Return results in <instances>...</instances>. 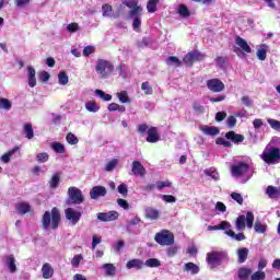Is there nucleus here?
Here are the masks:
<instances>
[{
  "mask_svg": "<svg viewBox=\"0 0 280 280\" xmlns=\"http://www.w3.org/2000/svg\"><path fill=\"white\" fill-rule=\"evenodd\" d=\"M201 131L209 137H217V135H220V129H218V127L203 126L201 127Z\"/></svg>",
  "mask_w": 280,
  "mask_h": 280,
  "instance_id": "26",
  "label": "nucleus"
},
{
  "mask_svg": "<svg viewBox=\"0 0 280 280\" xmlns=\"http://www.w3.org/2000/svg\"><path fill=\"white\" fill-rule=\"evenodd\" d=\"M182 63L183 62L180 61V59H178V57L172 56L166 59V65L168 67H180Z\"/></svg>",
  "mask_w": 280,
  "mask_h": 280,
  "instance_id": "45",
  "label": "nucleus"
},
{
  "mask_svg": "<svg viewBox=\"0 0 280 280\" xmlns=\"http://www.w3.org/2000/svg\"><path fill=\"white\" fill-rule=\"evenodd\" d=\"M16 210L22 215H25V213H30V211H32V206L27 202H20L16 205Z\"/></svg>",
  "mask_w": 280,
  "mask_h": 280,
  "instance_id": "28",
  "label": "nucleus"
},
{
  "mask_svg": "<svg viewBox=\"0 0 280 280\" xmlns=\"http://www.w3.org/2000/svg\"><path fill=\"white\" fill-rule=\"evenodd\" d=\"M49 161V154L47 152H42L36 155L37 163H47Z\"/></svg>",
  "mask_w": 280,
  "mask_h": 280,
  "instance_id": "53",
  "label": "nucleus"
},
{
  "mask_svg": "<svg viewBox=\"0 0 280 280\" xmlns=\"http://www.w3.org/2000/svg\"><path fill=\"white\" fill-rule=\"evenodd\" d=\"M107 190L104 186H94L90 191V198L92 200H97V198H102L106 196Z\"/></svg>",
  "mask_w": 280,
  "mask_h": 280,
  "instance_id": "14",
  "label": "nucleus"
},
{
  "mask_svg": "<svg viewBox=\"0 0 280 280\" xmlns=\"http://www.w3.org/2000/svg\"><path fill=\"white\" fill-rule=\"evenodd\" d=\"M124 3L130 9L129 19H135V16L143 12V9L139 7V0H125Z\"/></svg>",
  "mask_w": 280,
  "mask_h": 280,
  "instance_id": "10",
  "label": "nucleus"
},
{
  "mask_svg": "<svg viewBox=\"0 0 280 280\" xmlns=\"http://www.w3.org/2000/svg\"><path fill=\"white\" fill-rule=\"evenodd\" d=\"M144 266H147L148 268H159L161 266V260L156 258H150L145 260Z\"/></svg>",
  "mask_w": 280,
  "mask_h": 280,
  "instance_id": "48",
  "label": "nucleus"
},
{
  "mask_svg": "<svg viewBox=\"0 0 280 280\" xmlns=\"http://www.w3.org/2000/svg\"><path fill=\"white\" fill-rule=\"evenodd\" d=\"M250 280H266V272L256 271L250 276Z\"/></svg>",
  "mask_w": 280,
  "mask_h": 280,
  "instance_id": "59",
  "label": "nucleus"
},
{
  "mask_svg": "<svg viewBox=\"0 0 280 280\" xmlns=\"http://www.w3.org/2000/svg\"><path fill=\"white\" fill-rule=\"evenodd\" d=\"M30 3H32V0H14V5L19 9L27 8Z\"/></svg>",
  "mask_w": 280,
  "mask_h": 280,
  "instance_id": "58",
  "label": "nucleus"
},
{
  "mask_svg": "<svg viewBox=\"0 0 280 280\" xmlns=\"http://www.w3.org/2000/svg\"><path fill=\"white\" fill-rule=\"evenodd\" d=\"M116 95H117L120 104H130V96H128L127 91L118 92Z\"/></svg>",
  "mask_w": 280,
  "mask_h": 280,
  "instance_id": "39",
  "label": "nucleus"
},
{
  "mask_svg": "<svg viewBox=\"0 0 280 280\" xmlns=\"http://www.w3.org/2000/svg\"><path fill=\"white\" fill-rule=\"evenodd\" d=\"M107 109L110 113H115L116 110H118V113H126V107L124 105H119L117 103L109 104Z\"/></svg>",
  "mask_w": 280,
  "mask_h": 280,
  "instance_id": "40",
  "label": "nucleus"
},
{
  "mask_svg": "<svg viewBox=\"0 0 280 280\" xmlns=\"http://www.w3.org/2000/svg\"><path fill=\"white\" fill-rule=\"evenodd\" d=\"M206 176H210L212 180H220V173L215 168H207L205 170Z\"/></svg>",
  "mask_w": 280,
  "mask_h": 280,
  "instance_id": "41",
  "label": "nucleus"
},
{
  "mask_svg": "<svg viewBox=\"0 0 280 280\" xmlns=\"http://www.w3.org/2000/svg\"><path fill=\"white\" fill-rule=\"evenodd\" d=\"M96 218L98 222H115V220H118L119 218V212L115 210L108 212H98Z\"/></svg>",
  "mask_w": 280,
  "mask_h": 280,
  "instance_id": "11",
  "label": "nucleus"
},
{
  "mask_svg": "<svg viewBox=\"0 0 280 280\" xmlns=\"http://www.w3.org/2000/svg\"><path fill=\"white\" fill-rule=\"evenodd\" d=\"M266 194L269 196V198H279L280 186L279 187L268 186Z\"/></svg>",
  "mask_w": 280,
  "mask_h": 280,
  "instance_id": "36",
  "label": "nucleus"
},
{
  "mask_svg": "<svg viewBox=\"0 0 280 280\" xmlns=\"http://www.w3.org/2000/svg\"><path fill=\"white\" fill-rule=\"evenodd\" d=\"M267 122L272 128V130H277L278 132H280V121L279 120L273 119V118H268Z\"/></svg>",
  "mask_w": 280,
  "mask_h": 280,
  "instance_id": "51",
  "label": "nucleus"
},
{
  "mask_svg": "<svg viewBox=\"0 0 280 280\" xmlns=\"http://www.w3.org/2000/svg\"><path fill=\"white\" fill-rule=\"evenodd\" d=\"M119 163V160L113 159L105 165V172H113L115 167H117V164Z\"/></svg>",
  "mask_w": 280,
  "mask_h": 280,
  "instance_id": "54",
  "label": "nucleus"
},
{
  "mask_svg": "<svg viewBox=\"0 0 280 280\" xmlns=\"http://www.w3.org/2000/svg\"><path fill=\"white\" fill-rule=\"evenodd\" d=\"M252 273H253V270L248 268H240L237 271V277L240 280H248Z\"/></svg>",
  "mask_w": 280,
  "mask_h": 280,
  "instance_id": "29",
  "label": "nucleus"
},
{
  "mask_svg": "<svg viewBox=\"0 0 280 280\" xmlns=\"http://www.w3.org/2000/svg\"><path fill=\"white\" fill-rule=\"evenodd\" d=\"M155 242L161 246H172L174 244V234L170 230H163L155 234Z\"/></svg>",
  "mask_w": 280,
  "mask_h": 280,
  "instance_id": "8",
  "label": "nucleus"
},
{
  "mask_svg": "<svg viewBox=\"0 0 280 280\" xmlns=\"http://www.w3.org/2000/svg\"><path fill=\"white\" fill-rule=\"evenodd\" d=\"M60 224V211L58 208H52L51 212L46 211L42 219V225L44 231H48V229L56 230Z\"/></svg>",
  "mask_w": 280,
  "mask_h": 280,
  "instance_id": "1",
  "label": "nucleus"
},
{
  "mask_svg": "<svg viewBox=\"0 0 280 280\" xmlns=\"http://www.w3.org/2000/svg\"><path fill=\"white\" fill-rule=\"evenodd\" d=\"M102 269L105 270L106 277H115L117 268L113 264H104Z\"/></svg>",
  "mask_w": 280,
  "mask_h": 280,
  "instance_id": "32",
  "label": "nucleus"
},
{
  "mask_svg": "<svg viewBox=\"0 0 280 280\" xmlns=\"http://www.w3.org/2000/svg\"><path fill=\"white\" fill-rule=\"evenodd\" d=\"M49 185L51 189H56L58 185H60V173H56L52 175Z\"/></svg>",
  "mask_w": 280,
  "mask_h": 280,
  "instance_id": "46",
  "label": "nucleus"
},
{
  "mask_svg": "<svg viewBox=\"0 0 280 280\" xmlns=\"http://www.w3.org/2000/svg\"><path fill=\"white\" fill-rule=\"evenodd\" d=\"M24 135L26 139H34V128L32 124L27 122L24 125Z\"/></svg>",
  "mask_w": 280,
  "mask_h": 280,
  "instance_id": "43",
  "label": "nucleus"
},
{
  "mask_svg": "<svg viewBox=\"0 0 280 280\" xmlns=\"http://www.w3.org/2000/svg\"><path fill=\"white\" fill-rule=\"evenodd\" d=\"M0 110H12V101L0 97Z\"/></svg>",
  "mask_w": 280,
  "mask_h": 280,
  "instance_id": "37",
  "label": "nucleus"
},
{
  "mask_svg": "<svg viewBox=\"0 0 280 280\" xmlns=\"http://www.w3.org/2000/svg\"><path fill=\"white\" fill-rule=\"evenodd\" d=\"M144 213L145 218H148L149 220H159V218L161 217V211L152 207H148L144 210Z\"/></svg>",
  "mask_w": 280,
  "mask_h": 280,
  "instance_id": "21",
  "label": "nucleus"
},
{
  "mask_svg": "<svg viewBox=\"0 0 280 280\" xmlns=\"http://www.w3.org/2000/svg\"><path fill=\"white\" fill-rule=\"evenodd\" d=\"M255 222V214L253 212H247L246 217L245 215H240L236 219V229L237 231H244L246 229H253V223Z\"/></svg>",
  "mask_w": 280,
  "mask_h": 280,
  "instance_id": "6",
  "label": "nucleus"
},
{
  "mask_svg": "<svg viewBox=\"0 0 280 280\" xmlns=\"http://www.w3.org/2000/svg\"><path fill=\"white\" fill-rule=\"evenodd\" d=\"M207 264L211 270L229 261V254L224 250H213L207 254Z\"/></svg>",
  "mask_w": 280,
  "mask_h": 280,
  "instance_id": "3",
  "label": "nucleus"
},
{
  "mask_svg": "<svg viewBox=\"0 0 280 280\" xmlns=\"http://www.w3.org/2000/svg\"><path fill=\"white\" fill-rule=\"evenodd\" d=\"M155 187L156 189L161 190V189H165V187H172V183L170 180L166 182H156L155 183Z\"/></svg>",
  "mask_w": 280,
  "mask_h": 280,
  "instance_id": "61",
  "label": "nucleus"
},
{
  "mask_svg": "<svg viewBox=\"0 0 280 280\" xmlns=\"http://www.w3.org/2000/svg\"><path fill=\"white\" fill-rule=\"evenodd\" d=\"M238 264H244L248 259V248L242 247L237 249Z\"/></svg>",
  "mask_w": 280,
  "mask_h": 280,
  "instance_id": "27",
  "label": "nucleus"
},
{
  "mask_svg": "<svg viewBox=\"0 0 280 280\" xmlns=\"http://www.w3.org/2000/svg\"><path fill=\"white\" fill-rule=\"evenodd\" d=\"M118 192H120L121 196H124V197L128 196V185H126V184H120V185L118 186Z\"/></svg>",
  "mask_w": 280,
  "mask_h": 280,
  "instance_id": "64",
  "label": "nucleus"
},
{
  "mask_svg": "<svg viewBox=\"0 0 280 280\" xmlns=\"http://www.w3.org/2000/svg\"><path fill=\"white\" fill-rule=\"evenodd\" d=\"M91 54H95V46H86L83 48V56L89 57Z\"/></svg>",
  "mask_w": 280,
  "mask_h": 280,
  "instance_id": "62",
  "label": "nucleus"
},
{
  "mask_svg": "<svg viewBox=\"0 0 280 280\" xmlns=\"http://www.w3.org/2000/svg\"><path fill=\"white\" fill-rule=\"evenodd\" d=\"M51 148H52L54 152H56L57 154H65V152H66L65 144H62L60 142H54L51 144Z\"/></svg>",
  "mask_w": 280,
  "mask_h": 280,
  "instance_id": "49",
  "label": "nucleus"
},
{
  "mask_svg": "<svg viewBox=\"0 0 280 280\" xmlns=\"http://www.w3.org/2000/svg\"><path fill=\"white\" fill-rule=\"evenodd\" d=\"M207 86L212 93H222V91L225 89L224 82H222L220 79L208 80Z\"/></svg>",
  "mask_w": 280,
  "mask_h": 280,
  "instance_id": "12",
  "label": "nucleus"
},
{
  "mask_svg": "<svg viewBox=\"0 0 280 280\" xmlns=\"http://www.w3.org/2000/svg\"><path fill=\"white\" fill-rule=\"evenodd\" d=\"M261 159L267 165H277V163H280V149L268 144L261 154Z\"/></svg>",
  "mask_w": 280,
  "mask_h": 280,
  "instance_id": "5",
  "label": "nucleus"
},
{
  "mask_svg": "<svg viewBox=\"0 0 280 280\" xmlns=\"http://www.w3.org/2000/svg\"><path fill=\"white\" fill-rule=\"evenodd\" d=\"M58 83L61 86H67V84H69V75H67V72L61 71L58 74Z\"/></svg>",
  "mask_w": 280,
  "mask_h": 280,
  "instance_id": "42",
  "label": "nucleus"
},
{
  "mask_svg": "<svg viewBox=\"0 0 280 280\" xmlns=\"http://www.w3.org/2000/svg\"><path fill=\"white\" fill-rule=\"evenodd\" d=\"M267 229V225L261 223V221H256L254 224V230L256 233H265Z\"/></svg>",
  "mask_w": 280,
  "mask_h": 280,
  "instance_id": "52",
  "label": "nucleus"
},
{
  "mask_svg": "<svg viewBox=\"0 0 280 280\" xmlns=\"http://www.w3.org/2000/svg\"><path fill=\"white\" fill-rule=\"evenodd\" d=\"M126 246L124 241H118L116 244L113 245L115 253H121V249Z\"/></svg>",
  "mask_w": 280,
  "mask_h": 280,
  "instance_id": "63",
  "label": "nucleus"
},
{
  "mask_svg": "<svg viewBox=\"0 0 280 280\" xmlns=\"http://www.w3.org/2000/svg\"><path fill=\"white\" fill-rule=\"evenodd\" d=\"M96 97H100V100H103V102H110L113 100V95L107 94L106 92L102 90H95Z\"/></svg>",
  "mask_w": 280,
  "mask_h": 280,
  "instance_id": "38",
  "label": "nucleus"
},
{
  "mask_svg": "<svg viewBox=\"0 0 280 280\" xmlns=\"http://www.w3.org/2000/svg\"><path fill=\"white\" fill-rule=\"evenodd\" d=\"M196 60H202V56H201L200 52H198V51L188 52V54L184 57V62H185V65H187L188 67H191V66L194 65V62H196Z\"/></svg>",
  "mask_w": 280,
  "mask_h": 280,
  "instance_id": "15",
  "label": "nucleus"
},
{
  "mask_svg": "<svg viewBox=\"0 0 280 280\" xmlns=\"http://www.w3.org/2000/svg\"><path fill=\"white\" fill-rule=\"evenodd\" d=\"M235 44H236L237 47H240V49H242L245 54H250V51H253V49H250V46L248 45V43L245 42V39L242 38V37H236Z\"/></svg>",
  "mask_w": 280,
  "mask_h": 280,
  "instance_id": "23",
  "label": "nucleus"
},
{
  "mask_svg": "<svg viewBox=\"0 0 280 280\" xmlns=\"http://www.w3.org/2000/svg\"><path fill=\"white\" fill-rule=\"evenodd\" d=\"M102 12H103V16H113V5L103 4Z\"/></svg>",
  "mask_w": 280,
  "mask_h": 280,
  "instance_id": "56",
  "label": "nucleus"
},
{
  "mask_svg": "<svg viewBox=\"0 0 280 280\" xmlns=\"http://www.w3.org/2000/svg\"><path fill=\"white\" fill-rule=\"evenodd\" d=\"M232 176L235 178H243L242 183H248L253 178V172L247 163L238 162L231 167Z\"/></svg>",
  "mask_w": 280,
  "mask_h": 280,
  "instance_id": "2",
  "label": "nucleus"
},
{
  "mask_svg": "<svg viewBox=\"0 0 280 280\" xmlns=\"http://www.w3.org/2000/svg\"><path fill=\"white\" fill-rule=\"evenodd\" d=\"M152 45V39L150 37H144L140 42H138V47L140 49H144V47H150Z\"/></svg>",
  "mask_w": 280,
  "mask_h": 280,
  "instance_id": "55",
  "label": "nucleus"
},
{
  "mask_svg": "<svg viewBox=\"0 0 280 280\" xmlns=\"http://www.w3.org/2000/svg\"><path fill=\"white\" fill-rule=\"evenodd\" d=\"M159 1L160 0H149L147 3L148 12H150L151 14H154V12H156V5H159Z\"/></svg>",
  "mask_w": 280,
  "mask_h": 280,
  "instance_id": "50",
  "label": "nucleus"
},
{
  "mask_svg": "<svg viewBox=\"0 0 280 280\" xmlns=\"http://www.w3.org/2000/svg\"><path fill=\"white\" fill-rule=\"evenodd\" d=\"M66 141H67V143H69V145H78L80 140L78 139L77 135H73V133L69 132L66 136Z\"/></svg>",
  "mask_w": 280,
  "mask_h": 280,
  "instance_id": "47",
  "label": "nucleus"
},
{
  "mask_svg": "<svg viewBox=\"0 0 280 280\" xmlns=\"http://www.w3.org/2000/svg\"><path fill=\"white\" fill-rule=\"evenodd\" d=\"M141 90L144 92V95H152L153 93L152 86L148 81L141 84Z\"/></svg>",
  "mask_w": 280,
  "mask_h": 280,
  "instance_id": "57",
  "label": "nucleus"
},
{
  "mask_svg": "<svg viewBox=\"0 0 280 280\" xmlns=\"http://www.w3.org/2000/svg\"><path fill=\"white\" fill-rule=\"evenodd\" d=\"M229 237H232V240H236V242H244L246 240V236H244V233L235 234L233 230L230 228L228 232L225 233Z\"/></svg>",
  "mask_w": 280,
  "mask_h": 280,
  "instance_id": "34",
  "label": "nucleus"
},
{
  "mask_svg": "<svg viewBox=\"0 0 280 280\" xmlns=\"http://www.w3.org/2000/svg\"><path fill=\"white\" fill-rule=\"evenodd\" d=\"M95 71L101 80H106L113 75L115 66H113V62L106 59L98 58L95 63Z\"/></svg>",
  "mask_w": 280,
  "mask_h": 280,
  "instance_id": "4",
  "label": "nucleus"
},
{
  "mask_svg": "<svg viewBox=\"0 0 280 280\" xmlns=\"http://www.w3.org/2000/svg\"><path fill=\"white\" fill-rule=\"evenodd\" d=\"M85 110H88V113H100V104L94 101H89L85 103Z\"/></svg>",
  "mask_w": 280,
  "mask_h": 280,
  "instance_id": "31",
  "label": "nucleus"
},
{
  "mask_svg": "<svg viewBox=\"0 0 280 280\" xmlns=\"http://www.w3.org/2000/svg\"><path fill=\"white\" fill-rule=\"evenodd\" d=\"M133 176H140V178H143L147 174L145 167L141 162L139 161H133L131 164V173Z\"/></svg>",
  "mask_w": 280,
  "mask_h": 280,
  "instance_id": "13",
  "label": "nucleus"
},
{
  "mask_svg": "<svg viewBox=\"0 0 280 280\" xmlns=\"http://www.w3.org/2000/svg\"><path fill=\"white\" fill-rule=\"evenodd\" d=\"M126 266L128 270H132V268H137V270H141L144 266V262L143 260L136 258V259L129 260Z\"/></svg>",
  "mask_w": 280,
  "mask_h": 280,
  "instance_id": "24",
  "label": "nucleus"
},
{
  "mask_svg": "<svg viewBox=\"0 0 280 280\" xmlns=\"http://www.w3.org/2000/svg\"><path fill=\"white\" fill-rule=\"evenodd\" d=\"M177 12H178L179 16H182V19H189V16H191V12L185 4H179Z\"/></svg>",
  "mask_w": 280,
  "mask_h": 280,
  "instance_id": "33",
  "label": "nucleus"
},
{
  "mask_svg": "<svg viewBox=\"0 0 280 280\" xmlns=\"http://www.w3.org/2000/svg\"><path fill=\"white\" fill-rule=\"evenodd\" d=\"M226 139L233 141V143H242L244 141V136L235 133L234 131H229L225 135Z\"/></svg>",
  "mask_w": 280,
  "mask_h": 280,
  "instance_id": "25",
  "label": "nucleus"
},
{
  "mask_svg": "<svg viewBox=\"0 0 280 280\" xmlns=\"http://www.w3.org/2000/svg\"><path fill=\"white\" fill-rule=\"evenodd\" d=\"M184 270L185 272H191V275H198V272H200V268L194 262L185 264Z\"/></svg>",
  "mask_w": 280,
  "mask_h": 280,
  "instance_id": "35",
  "label": "nucleus"
},
{
  "mask_svg": "<svg viewBox=\"0 0 280 280\" xmlns=\"http://www.w3.org/2000/svg\"><path fill=\"white\" fill-rule=\"evenodd\" d=\"M65 215H66V220H69L72 226H75V224H78V222H80V220L82 219V212L73 208L66 209Z\"/></svg>",
  "mask_w": 280,
  "mask_h": 280,
  "instance_id": "9",
  "label": "nucleus"
},
{
  "mask_svg": "<svg viewBox=\"0 0 280 280\" xmlns=\"http://www.w3.org/2000/svg\"><path fill=\"white\" fill-rule=\"evenodd\" d=\"M229 229H232L231 223L229 221H221L220 224L218 225L208 226V231H224L225 234L229 231Z\"/></svg>",
  "mask_w": 280,
  "mask_h": 280,
  "instance_id": "17",
  "label": "nucleus"
},
{
  "mask_svg": "<svg viewBox=\"0 0 280 280\" xmlns=\"http://www.w3.org/2000/svg\"><path fill=\"white\" fill-rule=\"evenodd\" d=\"M68 205H82L84 202V195L78 187L68 188Z\"/></svg>",
  "mask_w": 280,
  "mask_h": 280,
  "instance_id": "7",
  "label": "nucleus"
},
{
  "mask_svg": "<svg viewBox=\"0 0 280 280\" xmlns=\"http://www.w3.org/2000/svg\"><path fill=\"white\" fill-rule=\"evenodd\" d=\"M160 139H161V137L159 136V131H156V128L155 127H151L148 130L147 141L149 143H156V142L160 141Z\"/></svg>",
  "mask_w": 280,
  "mask_h": 280,
  "instance_id": "19",
  "label": "nucleus"
},
{
  "mask_svg": "<svg viewBox=\"0 0 280 280\" xmlns=\"http://www.w3.org/2000/svg\"><path fill=\"white\" fill-rule=\"evenodd\" d=\"M42 277L43 279H51L54 277V267L49 262H45L42 266Z\"/></svg>",
  "mask_w": 280,
  "mask_h": 280,
  "instance_id": "18",
  "label": "nucleus"
},
{
  "mask_svg": "<svg viewBox=\"0 0 280 280\" xmlns=\"http://www.w3.org/2000/svg\"><path fill=\"white\" fill-rule=\"evenodd\" d=\"M5 265L8 270L14 275V272H16V258H14L13 255H9L5 258Z\"/></svg>",
  "mask_w": 280,
  "mask_h": 280,
  "instance_id": "22",
  "label": "nucleus"
},
{
  "mask_svg": "<svg viewBox=\"0 0 280 280\" xmlns=\"http://www.w3.org/2000/svg\"><path fill=\"white\" fill-rule=\"evenodd\" d=\"M20 148L19 147H14L13 149L9 150L7 153H4L1 158L0 161L2 163H9L10 160L14 159V156H16V154H21L20 152Z\"/></svg>",
  "mask_w": 280,
  "mask_h": 280,
  "instance_id": "16",
  "label": "nucleus"
},
{
  "mask_svg": "<svg viewBox=\"0 0 280 280\" xmlns=\"http://www.w3.org/2000/svg\"><path fill=\"white\" fill-rule=\"evenodd\" d=\"M129 19H133L132 28L135 30V32H141V14L135 15L133 18Z\"/></svg>",
  "mask_w": 280,
  "mask_h": 280,
  "instance_id": "44",
  "label": "nucleus"
},
{
  "mask_svg": "<svg viewBox=\"0 0 280 280\" xmlns=\"http://www.w3.org/2000/svg\"><path fill=\"white\" fill-rule=\"evenodd\" d=\"M82 259L83 257L81 254L75 255L71 260L72 268H80V262L82 261Z\"/></svg>",
  "mask_w": 280,
  "mask_h": 280,
  "instance_id": "60",
  "label": "nucleus"
},
{
  "mask_svg": "<svg viewBox=\"0 0 280 280\" xmlns=\"http://www.w3.org/2000/svg\"><path fill=\"white\" fill-rule=\"evenodd\" d=\"M268 54V45H260L259 49L256 52L258 60H266Z\"/></svg>",
  "mask_w": 280,
  "mask_h": 280,
  "instance_id": "30",
  "label": "nucleus"
},
{
  "mask_svg": "<svg viewBox=\"0 0 280 280\" xmlns=\"http://www.w3.org/2000/svg\"><path fill=\"white\" fill-rule=\"evenodd\" d=\"M27 78H28V86L34 89L36 86V69L34 67H27Z\"/></svg>",
  "mask_w": 280,
  "mask_h": 280,
  "instance_id": "20",
  "label": "nucleus"
}]
</instances>
